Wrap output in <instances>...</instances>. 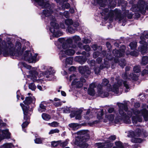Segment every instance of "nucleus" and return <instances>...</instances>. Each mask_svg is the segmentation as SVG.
Returning a JSON list of instances; mask_svg holds the SVG:
<instances>
[{
    "mask_svg": "<svg viewBox=\"0 0 148 148\" xmlns=\"http://www.w3.org/2000/svg\"><path fill=\"white\" fill-rule=\"evenodd\" d=\"M21 44L19 42H16L15 46L11 41L5 42L0 38V54L2 53L4 56H10L20 57L25 49L23 47L22 51H21Z\"/></svg>",
    "mask_w": 148,
    "mask_h": 148,
    "instance_id": "obj_1",
    "label": "nucleus"
},
{
    "mask_svg": "<svg viewBox=\"0 0 148 148\" xmlns=\"http://www.w3.org/2000/svg\"><path fill=\"white\" fill-rule=\"evenodd\" d=\"M35 1L42 8L47 9L43 10L42 13L45 16L49 17L51 21V27L50 28V32L53 33V36L56 37L58 38L61 36L62 34L61 32L59 31L56 32L55 29L58 28L59 26L58 24L56 22V19L55 17L51 15L53 12L52 11L51 9L50 5L47 0H35Z\"/></svg>",
    "mask_w": 148,
    "mask_h": 148,
    "instance_id": "obj_2",
    "label": "nucleus"
},
{
    "mask_svg": "<svg viewBox=\"0 0 148 148\" xmlns=\"http://www.w3.org/2000/svg\"><path fill=\"white\" fill-rule=\"evenodd\" d=\"M117 104L119 108V113L120 115L116 117L114 120L115 123L119 122L122 120L125 123L129 124L131 123L130 118L131 116L132 113L135 115L140 113V111L136 109L134 110L131 109L130 110L127 111L128 108L126 104L120 103H117Z\"/></svg>",
    "mask_w": 148,
    "mask_h": 148,
    "instance_id": "obj_3",
    "label": "nucleus"
},
{
    "mask_svg": "<svg viewBox=\"0 0 148 148\" xmlns=\"http://www.w3.org/2000/svg\"><path fill=\"white\" fill-rule=\"evenodd\" d=\"M95 4H98L99 5V9L102 10L101 12V15L104 16V19H107L110 18L111 19L114 17L115 16L116 18H119V21H121L122 20L121 17V12L120 10L116 9L114 11L110 10L109 11V9L107 8H103L106 6V1L103 0H94Z\"/></svg>",
    "mask_w": 148,
    "mask_h": 148,
    "instance_id": "obj_4",
    "label": "nucleus"
},
{
    "mask_svg": "<svg viewBox=\"0 0 148 148\" xmlns=\"http://www.w3.org/2000/svg\"><path fill=\"white\" fill-rule=\"evenodd\" d=\"M71 39H69L67 41V42H60L62 44V49L60 51L59 54L60 58L62 62L64 61L63 58H66V55L71 56L75 53V51L73 49L76 47V45L71 44Z\"/></svg>",
    "mask_w": 148,
    "mask_h": 148,
    "instance_id": "obj_5",
    "label": "nucleus"
},
{
    "mask_svg": "<svg viewBox=\"0 0 148 148\" xmlns=\"http://www.w3.org/2000/svg\"><path fill=\"white\" fill-rule=\"evenodd\" d=\"M76 134L78 136L76 138L75 144L79 145L82 148L86 147V142L90 138L89 134L85 130L78 131Z\"/></svg>",
    "mask_w": 148,
    "mask_h": 148,
    "instance_id": "obj_6",
    "label": "nucleus"
},
{
    "mask_svg": "<svg viewBox=\"0 0 148 148\" xmlns=\"http://www.w3.org/2000/svg\"><path fill=\"white\" fill-rule=\"evenodd\" d=\"M140 38L141 40L140 41V43L142 45L138 47V49L142 54L144 55L147 52V49H148V33L145 36L143 34L141 35Z\"/></svg>",
    "mask_w": 148,
    "mask_h": 148,
    "instance_id": "obj_7",
    "label": "nucleus"
},
{
    "mask_svg": "<svg viewBox=\"0 0 148 148\" xmlns=\"http://www.w3.org/2000/svg\"><path fill=\"white\" fill-rule=\"evenodd\" d=\"M137 5H132L131 9L134 12H139L144 14L146 12L145 9V5H146V2L144 0H138Z\"/></svg>",
    "mask_w": 148,
    "mask_h": 148,
    "instance_id": "obj_8",
    "label": "nucleus"
},
{
    "mask_svg": "<svg viewBox=\"0 0 148 148\" xmlns=\"http://www.w3.org/2000/svg\"><path fill=\"white\" fill-rule=\"evenodd\" d=\"M37 54H35L34 56L29 51H26L22 57L26 61L29 63H35L38 60L36 59Z\"/></svg>",
    "mask_w": 148,
    "mask_h": 148,
    "instance_id": "obj_9",
    "label": "nucleus"
},
{
    "mask_svg": "<svg viewBox=\"0 0 148 148\" xmlns=\"http://www.w3.org/2000/svg\"><path fill=\"white\" fill-rule=\"evenodd\" d=\"M20 105L23 111L24 119L27 121L30 119V116L31 114L30 112L32 111V110L31 109L30 110H29L28 106H25L23 103H21Z\"/></svg>",
    "mask_w": 148,
    "mask_h": 148,
    "instance_id": "obj_10",
    "label": "nucleus"
},
{
    "mask_svg": "<svg viewBox=\"0 0 148 148\" xmlns=\"http://www.w3.org/2000/svg\"><path fill=\"white\" fill-rule=\"evenodd\" d=\"M69 39H71L72 40L71 42V44H75L76 45L77 42L81 40V38L79 36L75 35L66 40L64 38H59L58 40L60 42H67V41Z\"/></svg>",
    "mask_w": 148,
    "mask_h": 148,
    "instance_id": "obj_11",
    "label": "nucleus"
},
{
    "mask_svg": "<svg viewBox=\"0 0 148 148\" xmlns=\"http://www.w3.org/2000/svg\"><path fill=\"white\" fill-rule=\"evenodd\" d=\"M122 82V80H118L117 81V83L115 84L114 85L112 88L111 87L110 84H109V87L108 86V87L107 90L109 91H112L116 93H117L118 92L119 88L121 86Z\"/></svg>",
    "mask_w": 148,
    "mask_h": 148,
    "instance_id": "obj_12",
    "label": "nucleus"
},
{
    "mask_svg": "<svg viewBox=\"0 0 148 148\" xmlns=\"http://www.w3.org/2000/svg\"><path fill=\"white\" fill-rule=\"evenodd\" d=\"M125 49V46L124 45H122L119 51L114 49L113 50L112 53L115 57L119 58L122 57L124 55Z\"/></svg>",
    "mask_w": 148,
    "mask_h": 148,
    "instance_id": "obj_13",
    "label": "nucleus"
},
{
    "mask_svg": "<svg viewBox=\"0 0 148 148\" xmlns=\"http://www.w3.org/2000/svg\"><path fill=\"white\" fill-rule=\"evenodd\" d=\"M142 131L139 129H137L135 132L132 131H130L128 132L127 136L129 138H134L135 137L140 136L142 134Z\"/></svg>",
    "mask_w": 148,
    "mask_h": 148,
    "instance_id": "obj_14",
    "label": "nucleus"
},
{
    "mask_svg": "<svg viewBox=\"0 0 148 148\" xmlns=\"http://www.w3.org/2000/svg\"><path fill=\"white\" fill-rule=\"evenodd\" d=\"M106 59L108 60V61H105L104 60V62L103 64H102L100 65L101 69H103L105 68H108L110 66V62L109 61L112 59V58L111 55L110 53H108L106 56Z\"/></svg>",
    "mask_w": 148,
    "mask_h": 148,
    "instance_id": "obj_15",
    "label": "nucleus"
},
{
    "mask_svg": "<svg viewBox=\"0 0 148 148\" xmlns=\"http://www.w3.org/2000/svg\"><path fill=\"white\" fill-rule=\"evenodd\" d=\"M98 93L99 96L102 98L106 97L108 96V93L107 92L103 91L101 85L100 84H98L97 86Z\"/></svg>",
    "mask_w": 148,
    "mask_h": 148,
    "instance_id": "obj_16",
    "label": "nucleus"
},
{
    "mask_svg": "<svg viewBox=\"0 0 148 148\" xmlns=\"http://www.w3.org/2000/svg\"><path fill=\"white\" fill-rule=\"evenodd\" d=\"M10 138V133L8 129L1 130H0V142L4 138Z\"/></svg>",
    "mask_w": 148,
    "mask_h": 148,
    "instance_id": "obj_17",
    "label": "nucleus"
},
{
    "mask_svg": "<svg viewBox=\"0 0 148 148\" xmlns=\"http://www.w3.org/2000/svg\"><path fill=\"white\" fill-rule=\"evenodd\" d=\"M79 72L82 74H90L91 72L89 68L86 66H80L79 67Z\"/></svg>",
    "mask_w": 148,
    "mask_h": 148,
    "instance_id": "obj_18",
    "label": "nucleus"
},
{
    "mask_svg": "<svg viewBox=\"0 0 148 148\" xmlns=\"http://www.w3.org/2000/svg\"><path fill=\"white\" fill-rule=\"evenodd\" d=\"M55 72L52 71V68L51 67H48L47 70L45 72L43 73V76L47 78H48L54 75Z\"/></svg>",
    "mask_w": 148,
    "mask_h": 148,
    "instance_id": "obj_19",
    "label": "nucleus"
},
{
    "mask_svg": "<svg viewBox=\"0 0 148 148\" xmlns=\"http://www.w3.org/2000/svg\"><path fill=\"white\" fill-rule=\"evenodd\" d=\"M76 79H75L73 81L72 84L76 85L77 87H81L83 85V83L86 82V80L83 77L80 78V81L76 82Z\"/></svg>",
    "mask_w": 148,
    "mask_h": 148,
    "instance_id": "obj_20",
    "label": "nucleus"
},
{
    "mask_svg": "<svg viewBox=\"0 0 148 148\" xmlns=\"http://www.w3.org/2000/svg\"><path fill=\"white\" fill-rule=\"evenodd\" d=\"M96 86L95 83H92L90 84L88 90V92L89 95L92 96L94 95L95 93L94 88H96Z\"/></svg>",
    "mask_w": 148,
    "mask_h": 148,
    "instance_id": "obj_21",
    "label": "nucleus"
},
{
    "mask_svg": "<svg viewBox=\"0 0 148 148\" xmlns=\"http://www.w3.org/2000/svg\"><path fill=\"white\" fill-rule=\"evenodd\" d=\"M29 73L30 75L28 77L32 79L33 81L35 82L36 81V76L38 74L36 70H32L29 71Z\"/></svg>",
    "mask_w": 148,
    "mask_h": 148,
    "instance_id": "obj_22",
    "label": "nucleus"
},
{
    "mask_svg": "<svg viewBox=\"0 0 148 148\" xmlns=\"http://www.w3.org/2000/svg\"><path fill=\"white\" fill-rule=\"evenodd\" d=\"M141 114L140 113V114ZM139 114L136 115V116H133L132 117V121L134 124H136L137 122H141L142 120V118L140 116H139Z\"/></svg>",
    "mask_w": 148,
    "mask_h": 148,
    "instance_id": "obj_23",
    "label": "nucleus"
},
{
    "mask_svg": "<svg viewBox=\"0 0 148 148\" xmlns=\"http://www.w3.org/2000/svg\"><path fill=\"white\" fill-rule=\"evenodd\" d=\"M76 59L82 64H84L87 60V58L86 57L80 56H77Z\"/></svg>",
    "mask_w": 148,
    "mask_h": 148,
    "instance_id": "obj_24",
    "label": "nucleus"
},
{
    "mask_svg": "<svg viewBox=\"0 0 148 148\" xmlns=\"http://www.w3.org/2000/svg\"><path fill=\"white\" fill-rule=\"evenodd\" d=\"M140 113L145 121H147L148 120V110L147 111L145 109H143L140 111Z\"/></svg>",
    "mask_w": 148,
    "mask_h": 148,
    "instance_id": "obj_25",
    "label": "nucleus"
},
{
    "mask_svg": "<svg viewBox=\"0 0 148 148\" xmlns=\"http://www.w3.org/2000/svg\"><path fill=\"white\" fill-rule=\"evenodd\" d=\"M35 98L34 97H27L25 101H23L24 103L25 104H30L35 101Z\"/></svg>",
    "mask_w": 148,
    "mask_h": 148,
    "instance_id": "obj_26",
    "label": "nucleus"
},
{
    "mask_svg": "<svg viewBox=\"0 0 148 148\" xmlns=\"http://www.w3.org/2000/svg\"><path fill=\"white\" fill-rule=\"evenodd\" d=\"M69 126L72 130H74L78 129L80 127L79 124L77 123H71L69 125Z\"/></svg>",
    "mask_w": 148,
    "mask_h": 148,
    "instance_id": "obj_27",
    "label": "nucleus"
},
{
    "mask_svg": "<svg viewBox=\"0 0 148 148\" xmlns=\"http://www.w3.org/2000/svg\"><path fill=\"white\" fill-rule=\"evenodd\" d=\"M103 109H100L97 111V118L99 120H100L103 119Z\"/></svg>",
    "mask_w": 148,
    "mask_h": 148,
    "instance_id": "obj_28",
    "label": "nucleus"
},
{
    "mask_svg": "<svg viewBox=\"0 0 148 148\" xmlns=\"http://www.w3.org/2000/svg\"><path fill=\"white\" fill-rule=\"evenodd\" d=\"M148 63V57L144 56L142 57L141 64L142 65H145Z\"/></svg>",
    "mask_w": 148,
    "mask_h": 148,
    "instance_id": "obj_29",
    "label": "nucleus"
},
{
    "mask_svg": "<svg viewBox=\"0 0 148 148\" xmlns=\"http://www.w3.org/2000/svg\"><path fill=\"white\" fill-rule=\"evenodd\" d=\"M96 145L98 146V148H108L107 143H97Z\"/></svg>",
    "mask_w": 148,
    "mask_h": 148,
    "instance_id": "obj_30",
    "label": "nucleus"
},
{
    "mask_svg": "<svg viewBox=\"0 0 148 148\" xmlns=\"http://www.w3.org/2000/svg\"><path fill=\"white\" fill-rule=\"evenodd\" d=\"M129 46L132 49H134L136 48L137 45V42L134 41L131 42L129 44Z\"/></svg>",
    "mask_w": 148,
    "mask_h": 148,
    "instance_id": "obj_31",
    "label": "nucleus"
},
{
    "mask_svg": "<svg viewBox=\"0 0 148 148\" xmlns=\"http://www.w3.org/2000/svg\"><path fill=\"white\" fill-rule=\"evenodd\" d=\"M123 83L124 86L125 88V92H128L130 89L129 83L125 81H124Z\"/></svg>",
    "mask_w": 148,
    "mask_h": 148,
    "instance_id": "obj_32",
    "label": "nucleus"
},
{
    "mask_svg": "<svg viewBox=\"0 0 148 148\" xmlns=\"http://www.w3.org/2000/svg\"><path fill=\"white\" fill-rule=\"evenodd\" d=\"M116 138V136L112 135L110 136L108 138L105 140V141L106 143H109L110 142L115 140Z\"/></svg>",
    "mask_w": 148,
    "mask_h": 148,
    "instance_id": "obj_33",
    "label": "nucleus"
},
{
    "mask_svg": "<svg viewBox=\"0 0 148 148\" xmlns=\"http://www.w3.org/2000/svg\"><path fill=\"white\" fill-rule=\"evenodd\" d=\"M42 116L43 119L46 121H48L51 119V116L45 113L42 114Z\"/></svg>",
    "mask_w": 148,
    "mask_h": 148,
    "instance_id": "obj_34",
    "label": "nucleus"
},
{
    "mask_svg": "<svg viewBox=\"0 0 148 148\" xmlns=\"http://www.w3.org/2000/svg\"><path fill=\"white\" fill-rule=\"evenodd\" d=\"M131 141L134 143H140L142 142V140L140 138L134 137L132 138Z\"/></svg>",
    "mask_w": 148,
    "mask_h": 148,
    "instance_id": "obj_35",
    "label": "nucleus"
},
{
    "mask_svg": "<svg viewBox=\"0 0 148 148\" xmlns=\"http://www.w3.org/2000/svg\"><path fill=\"white\" fill-rule=\"evenodd\" d=\"M109 83V81L106 78H105L103 79L101 84H100L101 85L102 88H103V87L107 86L108 84Z\"/></svg>",
    "mask_w": 148,
    "mask_h": 148,
    "instance_id": "obj_36",
    "label": "nucleus"
},
{
    "mask_svg": "<svg viewBox=\"0 0 148 148\" xmlns=\"http://www.w3.org/2000/svg\"><path fill=\"white\" fill-rule=\"evenodd\" d=\"M90 109H88L84 116L85 119L86 120H89L92 117L89 115V113L90 112Z\"/></svg>",
    "mask_w": 148,
    "mask_h": 148,
    "instance_id": "obj_37",
    "label": "nucleus"
},
{
    "mask_svg": "<svg viewBox=\"0 0 148 148\" xmlns=\"http://www.w3.org/2000/svg\"><path fill=\"white\" fill-rule=\"evenodd\" d=\"M134 71L136 73H138L140 72V66H136L133 68Z\"/></svg>",
    "mask_w": 148,
    "mask_h": 148,
    "instance_id": "obj_38",
    "label": "nucleus"
},
{
    "mask_svg": "<svg viewBox=\"0 0 148 148\" xmlns=\"http://www.w3.org/2000/svg\"><path fill=\"white\" fill-rule=\"evenodd\" d=\"M119 64L121 67L123 68L126 64V62L125 60L123 59H122L119 62Z\"/></svg>",
    "mask_w": 148,
    "mask_h": 148,
    "instance_id": "obj_39",
    "label": "nucleus"
},
{
    "mask_svg": "<svg viewBox=\"0 0 148 148\" xmlns=\"http://www.w3.org/2000/svg\"><path fill=\"white\" fill-rule=\"evenodd\" d=\"M60 146L62 147H64L65 146L67 145L68 142L67 140H66L64 142H62L61 141H59Z\"/></svg>",
    "mask_w": 148,
    "mask_h": 148,
    "instance_id": "obj_40",
    "label": "nucleus"
},
{
    "mask_svg": "<svg viewBox=\"0 0 148 148\" xmlns=\"http://www.w3.org/2000/svg\"><path fill=\"white\" fill-rule=\"evenodd\" d=\"M130 77L132 80H137L138 79V76L135 74L133 73H130Z\"/></svg>",
    "mask_w": 148,
    "mask_h": 148,
    "instance_id": "obj_41",
    "label": "nucleus"
},
{
    "mask_svg": "<svg viewBox=\"0 0 148 148\" xmlns=\"http://www.w3.org/2000/svg\"><path fill=\"white\" fill-rule=\"evenodd\" d=\"M29 88L32 90H35L36 88V86L34 83H32L29 85Z\"/></svg>",
    "mask_w": 148,
    "mask_h": 148,
    "instance_id": "obj_42",
    "label": "nucleus"
},
{
    "mask_svg": "<svg viewBox=\"0 0 148 148\" xmlns=\"http://www.w3.org/2000/svg\"><path fill=\"white\" fill-rule=\"evenodd\" d=\"M73 113H74V114H75V119H76L79 120L81 118V113L80 112L76 111L74 112Z\"/></svg>",
    "mask_w": 148,
    "mask_h": 148,
    "instance_id": "obj_43",
    "label": "nucleus"
},
{
    "mask_svg": "<svg viewBox=\"0 0 148 148\" xmlns=\"http://www.w3.org/2000/svg\"><path fill=\"white\" fill-rule=\"evenodd\" d=\"M12 146V145L11 143H7L4 144L0 148H11Z\"/></svg>",
    "mask_w": 148,
    "mask_h": 148,
    "instance_id": "obj_44",
    "label": "nucleus"
},
{
    "mask_svg": "<svg viewBox=\"0 0 148 148\" xmlns=\"http://www.w3.org/2000/svg\"><path fill=\"white\" fill-rule=\"evenodd\" d=\"M52 101V103L56 107H59L62 105V102L60 101H59L55 102L53 101V100H50Z\"/></svg>",
    "mask_w": 148,
    "mask_h": 148,
    "instance_id": "obj_45",
    "label": "nucleus"
},
{
    "mask_svg": "<svg viewBox=\"0 0 148 148\" xmlns=\"http://www.w3.org/2000/svg\"><path fill=\"white\" fill-rule=\"evenodd\" d=\"M59 123L56 121H53L51 123H49L48 125L50 126L56 127L58 126Z\"/></svg>",
    "mask_w": 148,
    "mask_h": 148,
    "instance_id": "obj_46",
    "label": "nucleus"
},
{
    "mask_svg": "<svg viewBox=\"0 0 148 148\" xmlns=\"http://www.w3.org/2000/svg\"><path fill=\"white\" fill-rule=\"evenodd\" d=\"M106 117L108 118L109 121L112 122L114 120V116L113 114H111L107 116L106 115Z\"/></svg>",
    "mask_w": 148,
    "mask_h": 148,
    "instance_id": "obj_47",
    "label": "nucleus"
},
{
    "mask_svg": "<svg viewBox=\"0 0 148 148\" xmlns=\"http://www.w3.org/2000/svg\"><path fill=\"white\" fill-rule=\"evenodd\" d=\"M60 14L61 16H64L66 18H68L69 17V13L68 11H65L64 13L60 12Z\"/></svg>",
    "mask_w": 148,
    "mask_h": 148,
    "instance_id": "obj_48",
    "label": "nucleus"
},
{
    "mask_svg": "<svg viewBox=\"0 0 148 148\" xmlns=\"http://www.w3.org/2000/svg\"><path fill=\"white\" fill-rule=\"evenodd\" d=\"M108 1L109 2V6L110 8H114L116 6V4L114 1H113V0H108Z\"/></svg>",
    "mask_w": 148,
    "mask_h": 148,
    "instance_id": "obj_49",
    "label": "nucleus"
},
{
    "mask_svg": "<svg viewBox=\"0 0 148 148\" xmlns=\"http://www.w3.org/2000/svg\"><path fill=\"white\" fill-rule=\"evenodd\" d=\"M65 23L67 25L70 26L73 24V21L71 19H68L65 20Z\"/></svg>",
    "mask_w": 148,
    "mask_h": 148,
    "instance_id": "obj_50",
    "label": "nucleus"
},
{
    "mask_svg": "<svg viewBox=\"0 0 148 148\" xmlns=\"http://www.w3.org/2000/svg\"><path fill=\"white\" fill-rule=\"evenodd\" d=\"M40 108L38 109V110L41 112H45L46 110L45 107L42 104H40Z\"/></svg>",
    "mask_w": 148,
    "mask_h": 148,
    "instance_id": "obj_51",
    "label": "nucleus"
},
{
    "mask_svg": "<svg viewBox=\"0 0 148 148\" xmlns=\"http://www.w3.org/2000/svg\"><path fill=\"white\" fill-rule=\"evenodd\" d=\"M101 70V69L100 66V68L99 67L96 66L94 68V71L95 73L96 74H98L100 73Z\"/></svg>",
    "mask_w": 148,
    "mask_h": 148,
    "instance_id": "obj_52",
    "label": "nucleus"
},
{
    "mask_svg": "<svg viewBox=\"0 0 148 148\" xmlns=\"http://www.w3.org/2000/svg\"><path fill=\"white\" fill-rule=\"evenodd\" d=\"M72 63V59L70 57L66 58L65 60V63L66 64H71Z\"/></svg>",
    "mask_w": 148,
    "mask_h": 148,
    "instance_id": "obj_53",
    "label": "nucleus"
},
{
    "mask_svg": "<svg viewBox=\"0 0 148 148\" xmlns=\"http://www.w3.org/2000/svg\"><path fill=\"white\" fill-rule=\"evenodd\" d=\"M115 144L118 148H123V146L122 143L120 141H116L115 142Z\"/></svg>",
    "mask_w": 148,
    "mask_h": 148,
    "instance_id": "obj_54",
    "label": "nucleus"
},
{
    "mask_svg": "<svg viewBox=\"0 0 148 148\" xmlns=\"http://www.w3.org/2000/svg\"><path fill=\"white\" fill-rule=\"evenodd\" d=\"M59 130L57 129L51 130L49 132V134H51L56 133H58L59 132Z\"/></svg>",
    "mask_w": 148,
    "mask_h": 148,
    "instance_id": "obj_55",
    "label": "nucleus"
},
{
    "mask_svg": "<svg viewBox=\"0 0 148 148\" xmlns=\"http://www.w3.org/2000/svg\"><path fill=\"white\" fill-rule=\"evenodd\" d=\"M68 30L69 32L71 34H73L75 33V31L76 30V29L75 28H73L69 26L68 27Z\"/></svg>",
    "mask_w": 148,
    "mask_h": 148,
    "instance_id": "obj_56",
    "label": "nucleus"
},
{
    "mask_svg": "<svg viewBox=\"0 0 148 148\" xmlns=\"http://www.w3.org/2000/svg\"><path fill=\"white\" fill-rule=\"evenodd\" d=\"M51 145L53 147H60L59 141H53L51 143Z\"/></svg>",
    "mask_w": 148,
    "mask_h": 148,
    "instance_id": "obj_57",
    "label": "nucleus"
},
{
    "mask_svg": "<svg viewBox=\"0 0 148 148\" xmlns=\"http://www.w3.org/2000/svg\"><path fill=\"white\" fill-rule=\"evenodd\" d=\"M70 7V5L68 3H66L62 5V8L63 10H64L65 8L68 9Z\"/></svg>",
    "mask_w": 148,
    "mask_h": 148,
    "instance_id": "obj_58",
    "label": "nucleus"
},
{
    "mask_svg": "<svg viewBox=\"0 0 148 148\" xmlns=\"http://www.w3.org/2000/svg\"><path fill=\"white\" fill-rule=\"evenodd\" d=\"M130 54L132 56L136 57L138 55V53L137 51H134L131 52Z\"/></svg>",
    "mask_w": 148,
    "mask_h": 148,
    "instance_id": "obj_59",
    "label": "nucleus"
},
{
    "mask_svg": "<svg viewBox=\"0 0 148 148\" xmlns=\"http://www.w3.org/2000/svg\"><path fill=\"white\" fill-rule=\"evenodd\" d=\"M83 49H84L87 51H90V48L88 45H84Z\"/></svg>",
    "mask_w": 148,
    "mask_h": 148,
    "instance_id": "obj_60",
    "label": "nucleus"
},
{
    "mask_svg": "<svg viewBox=\"0 0 148 148\" xmlns=\"http://www.w3.org/2000/svg\"><path fill=\"white\" fill-rule=\"evenodd\" d=\"M82 41L83 43L86 44L89 43L91 42L90 40L87 38H83Z\"/></svg>",
    "mask_w": 148,
    "mask_h": 148,
    "instance_id": "obj_61",
    "label": "nucleus"
},
{
    "mask_svg": "<svg viewBox=\"0 0 148 148\" xmlns=\"http://www.w3.org/2000/svg\"><path fill=\"white\" fill-rule=\"evenodd\" d=\"M99 55H100L99 52L97 51L94 52L93 53V58H96Z\"/></svg>",
    "mask_w": 148,
    "mask_h": 148,
    "instance_id": "obj_62",
    "label": "nucleus"
},
{
    "mask_svg": "<svg viewBox=\"0 0 148 148\" xmlns=\"http://www.w3.org/2000/svg\"><path fill=\"white\" fill-rule=\"evenodd\" d=\"M29 123L28 121H25L22 125V127L23 129L26 127L28 125Z\"/></svg>",
    "mask_w": 148,
    "mask_h": 148,
    "instance_id": "obj_63",
    "label": "nucleus"
},
{
    "mask_svg": "<svg viewBox=\"0 0 148 148\" xmlns=\"http://www.w3.org/2000/svg\"><path fill=\"white\" fill-rule=\"evenodd\" d=\"M89 64L90 66H95L96 65V63L94 60H92L90 61Z\"/></svg>",
    "mask_w": 148,
    "mask_h": 148,
    "instance_id": "obj_64",
    "label": "nucleus"
}]
</instances>
